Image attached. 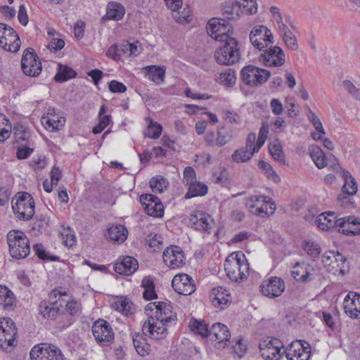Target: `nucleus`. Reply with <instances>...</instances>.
Segmentation results:
<instances>
[{
	"instance_id": "obj_6",
	"label": "nucleus",
	"mask_w": 360,
	"mask_h": 360,
	"mask_svg": "<svg viewBox=\"0 0 360 360\" xmlns=\"http://www.w3.org/2000/svg\"><path fill=\"white\" fill-rule=\"evenodd\" d=\"M224 42V44L215 51L214 57L217 63L225 65L235 64L240 58L237 40L235 38H231Z\"/></svg>"
},
{
	"instance_id": "obj_47",
	"label": "nucleus",
	"mask_w": 360,
	"mask_h": 360,
	"mask_svg": "<svg viewBox=\"0 0 360 360\" xmlns=\"http://www.w3.org/2000/svg\"><path fill=\"white\" fill-rule=\"evenodd\" d=\"M146 121L148 127L144 133L145 136L153 139L159 138L162 131V126L149 117L146 119Z\"/></svg>"
},
{
	"instance_id": "obj_20",
	"label": "nucleus",
	"mask_w": 360,
	"mask_h": 360,
	"mask_svg": "<svg viewBox=\"0 0 360 360\" xmlns=\"http://www.w3.org/2000/svg\"><path fill=\"white\" fill-rule=\"evenodd\" d=\"M256 141V134L250 133L246 139L245 146L236 150L231 155V160L236 163H244L249 161L255 153L254 143Z\"/></svg>"
},
{
	"instance_id": "obj_14",
	"label": "nucleus",
	"mask_w": 360,
	"mask_h": 360,
	"mask_svg": "<svg viewBox=\"0 0 360 360\" xmlns=\"http://www.w3.org/2000/svg\"><path fill=\"white\" fill-rule=\"evenodd\" d=\"M91 330L96 342L100 345H107L114 340L115 333L110 324L103 319L96 320Z\"/></svg>"
},
{
	"instance_id": "obj_13",
	"label": "nucleus",
	"mask_w": 360,
	"mask_h": 360,
	"mask_svg": "<svg viewBox=\"0 0 360 360\" xmlns=\"http://www.w3.org/2000/svg\"><path fill=\"white\" fill-rule=\"evenodd\" d=\"M21 67L23 73L29 77L38 76L42 70L41 63L33 49L30 48L24 51Z\"/></svg>"
},
{
	"instance_id": "obj_49",
	"label": "nucleus",
	"mask_w": 360,
	"mask_h": 360,
	"mask_svg": "<svg viewBox=\"0 0 360 360\" xmlns=\"http://www.w3.org/2000/svg\"><path fill=\"white\" fill-rule=\"evenodd\" d=\"M189 326L192 331L197 333L203 337H207L210 335V329L209 328L208 324L203 321H198L196 319L191 320Z\"/></svg>"
},
{
	"instance_id": "obj_23",
	"label": "nucleus",
	"mask_w": 360,
	"mask_h": 360,
	"mask_svg": "<svg viewBox=\"0 0 360 360\" xmlns=\"http://www.w3.org/2000/svg\"><path fill=\"white\" fill-rule=\"evenodd\" d=\"M259 61L269 67L281 66L285 63V56L279 46L271 45L261 54Z\"/></svg>"
},
{
	"instance_id": "obj_12",
	"label": "nucleus",
	"mask_w": 360,
	"mask_h": 360,
	"mask_svg": "<svg viewBox=\"0 0 360 360\" xmlns=\"http://www.w3.org/2000/svg\"><path fill=\"white\" fill-rule=\"evenodd\" d=\"M20 44L16 32L7 25L0 23V46L5 51L15 53L20 49Z\"/></svg>"
},
{
	"instance_id": "obj_26",
	"label": "nucleus",
	"mask_w": 360,
	"mask_h": 360,
	"mask_svg": "<svg viewBox=\"0 0 360 360\" xmlns=\"http://www.w3.org/2000/svg\"><path fill=\"white\" fill-rule=\"evenodd\" d=\"M189 223L195 230L210 232L212 228L214 221L209 214L202 211H195L191 214Z\"/></svg>"
},
{
	"instance_id": "obj_18",
	"label": "nucleus",
	"mask_w": 360,
	"mask_h": 360,
	"mask_svg": "<svg viewBox=\"0 0 360 360\" xmlns=\"http://www.w3.org/2000/svg\"><path fill=\"white\" fill-rule=\"evenodd\" d=\"M259 288L263 295L274 298L282 295L285 289V284L281 278L271 276L262 281Z\"/></svg>"
},
{
	"instance_id": "obj_8",
	"label": "nucleus",
	"mask_w": 360,
	"mask_h": 360,
	"mask_svg": "<svg viewBox=\"0 0 360 360\" xmlns=\"http://www.w3.org/2000/svg\"><path fill=\"white\" fill-rule=\"evenodd\" d=\"M17 344V328L13 320L4 317L0 319V347L7 349Z\"/></svg>"
},
{
	"instance_id": "obj_53",
	"label": "nucleus",
	"mask_w": 360,
	"mask_h": 360,
	"mask_svg": "<svg viewBox=\"0 0 360 360\" xmlns=\"http://www.w3.org/2000/svg\"><path fill=\"white\" fill-rule=\"evenodd\" d=\"M115 309L124 315H129L132 311V302L127 298H120L115 304Z\"/></svg>"
},
{
	"instance_id": "obj_29",
	"label": "nucleus",
	"mask_w": 360,
	"mask_h": 360,
	"mask_svg": "<svg viewBox=\"0 0 360 360\" xmlns=\"http://www.w3.org/2000/svg\"><path fill=\"white\" fill-rule=\"evenodd\" d=\"M39 311L43 318L46 319H56L58 317L62 320L66 316L65 314H60V309L56 302L41 301L39 304Z\"/></svg>"
},
{
	"instance_id": "obj_32",
	"label": "nucleus",
	"mask_w": 360,
	"mask_h": 360,
	"mask_svg": "<svg viewBox=\"0 0 360 360\" xmlns=\"http://www.w3.org/2000/svg\"><path fill=\"white\" fill-rule=\"evenodd\" d=\"M138 267L137 260L130 256L124 257L120 262H116L114 265V269L117 274L127 276L134 273Z\"/></svg>"
},
{
	"instance_id": "obj_38",
	"label": "nucleus",
	"mask_w": 360,
	"mask_h": 360,
	"mask_svg": "<svg viewBox=\"0 0 360 360\" xmlns=\"http://www.w3.org/2000/svg\"><path fill=\"white\" fill-rule=\"evenodd\" d=\"M210 335H213L216 341L223 342L229 340L231 334L226 326L216 323L210 328Z\"/></svg>"
},
{
	"instance_id": "obj_4",
	"label": "nucleus",
	"mask_w": 360,
	"mask_h": 360,
	"mask_svg": "<svg viewBox=\"0 0 360 360\" xmlns=\"http://www.w3.org/2000/svg\"><path fill=\"white\" fill-rule=\"evenodd\" d=\"M10 255L13 258L23 259L30 252V241L25 233L12 230L7 234Z\"/></svg>"
},
{
	"instance_id": "obj_61",
	"label": "nucleus",
	"mask_w": 360,
	"mask_h": 360,
	"mask_svg": "<svg viewBox=\"0 0 360 360\" xmlns=\"http://www.w3.org/2000/svg\"><path fill=\"white\" fill-rule=\"evenodd\" d=\"M269 107L271 112L275 116L281 115L284 110L283 105L278 98H274L270 101Z\"/></svg>"
},
{
	"instance_id": "obj_58",
	"label": "nucleus",
	"mask_w": 360,
	"mask_h": 360,
	"mask_svg": "<svg viewBox=\"0 0 360 360\" xmlns=\"http://www.w3.org/2000/svg\"><path fill=\"white\" fill-rule=\"evenodd\" d=\"M63 244L68 247H72L76 243V237L70 229H64L60 233Z\"/></svg>"
},
{
	"instance_id": "obj_64",
	"label": "nucleus",
	"mask_w": 360,
	"mask_h": 360,
	"mask_svg": "<svg viewBox=\"0 0 360 360\" xmlns=\"http://www.w3.org/2000/svg\"><path fill=\"white\" fill-rule=\"evenodd\" d=\"M15 139L18 142L22 141H25L28 140L30 137V132L24 128L22 126H20L19 128L15 129Z\"/></svg>"
},
{
	"instance_id": "obj_2",
	"label": "nucleus",
	"mask_w": 360,
	"mask_h": 360,
	"mask_svg": "<svg viewBox=\"0 0 360 360\" xmlns=\"http://www.w3.org/2000/svg\"><path fill=\"white\" fill-rule=\"evenodd\" d=\"M224 266L226 276L233 281H243L249 274V264L240 251L230 254Z\"/></svg>"
},
{
	"instance_id": "obj_15",
	"label": "nucleus",
	"mask_w": 360,
	"mask_h": 360,
	"mask_svg": "<svg viewBox=\"0 0 360 360\" xmlns=\"http://www.w3.org/2000/svg\"><path fill=\"white\" fill-rule=\"evenodd\" d=\"M257 11V4L256 0H236L232 6H226L225 13H227L228 20H236L240 13L247 15L256 13Z\"/></svg>"
},
{
	"instance_id": "obj_43",
	"label": "nucleus",
	"mask_w": 360,
	"mask_h": 360,
	"mask_svg": "<svg viewBox=\"0 0 360 360\" xmlns=\"http://www.w3.org/2000/svg\"><path fill=\"white\" fill-rule=\"evenodd\" d=\"M133 344L136 352L141 356L148 355L151 351L150 345L140 334H136L133 336Z\"/></svg>"
},
{
	"instance_id": "obj_31",
	"label": "nucleus",
	"mask_w": 360,
	"mask_h": 360,
	"mask_svg": "<svg viewBox=\"0 0 360 360\" xmlns=\"http://www.w3.org/2000/svg\"><path fill=\"white\" fill-rule=\"evenodd\" d=\"M210 299L214 307L224 309L230 302L231 295L226 288L218 286L212 290Z\"/></svg>"
},
{
	"instance_id": "obj_56",
	"label": "nucleus",
	"mask_w": 360,
	"mask_h": 360,
	"mask_svg": "<svg viewBox=\"0 0 360 360\" xmlns=\"http://www.w3.org/2000/svg\"><path fill=\"white\" fill-rule=\"evenodd\" d=\"M258 167L264 172V174L269 179H272L275 182L279 180V177L276 173V172L274 170L272 167L266 162L260 160L258 162Z\"/></svg>"
},
{
	"instance_id": "obj_25",
	"label": "nucleus",
	"mask_w": 360,
	"mask_h": 360,
	"mask_svg": "<svg viewBox=\"0 0 360 360\" xmlns=\"http://www.w3.org/2000/svg\"><path fill=\"white\" fill-rule=\"evenodd\" d=\"M173 289L179 295H190L195 290L194 280L188 274L176 275L172 281Z\"/></svg>"
},
{
	"instance_id": "obj_27",
	"label": "nucleus",
	"mask_w": 360,
	"mask_h": 360,
	"mask_svg": "<svg viewBox=\"0 0 360 360\" xmlns=\"http://www.w3.org/2000/svg\"><path fill=\"white\" fill-rule=\"evenodd\" d=\"M343 307L349 317L353 319H360V294L349 292L344 299Z\"/></svg>"
},
{
	"instance_id": "obj_50",
	"label": "nucleus",
	"mask_w": 360,
	"mask_h": 360,
	"mask_svg": "<svg viewBox=\"0 0 360 360\" xmlns=\"http://www.w3.org/2000/svg\"><path fill=\"white\" fill-rule=\"evenodd\" d=\"M76 72L71 68L65 65H59V70L55 75L54 79L58 82H63L76 76Z\"/></svg>"
},
{
	"instance_id": "obj_40",
	"label": "nucleus",
	"mask_w": 360,
	"mask_h": 360,
	"mask_svg": "<svg viewBox=\"0 0 360 360\" xmlns=\"http://www.w3.org/2000/svg\"><path fill=\"white\" fill-rule=\"evenodd\" d=\"M107 108L102 105L98 112V124L93 128V133L98 134L102 132L111 122L112 119L110 115H106Z\"/></svg>"
},
{
	"instance_id": "obj_35",
	"label": "nucleus",
	"mask_w": 360,
	"mask_h": 360,
	"mask_svg": "<svg viewBox=\"0 0 360 360\" xmlns=\"http://www.w3.org/2000/svg\"><path fill=\"white\" fill-rule=\"evenodd\" d=\"M124 13L125 9L121 4L110 1L107 6L106 13L103 19L117 21L123 18Z\"/></svg>"
},
{
	"instance_id": "obj_39",
	"label": "nucleus",
	"mask_w": 360,
	"mask_h": 360,
	"mask_svg": "<svg viewBox=\"0 0 360 360\" xmlns=\"http://www.w3.org/2000/svg\"><path fill=\"white\" fill-rule=\"evenodd\" d=\"M15 302L13 292L5 285H0V306L4 309L11 310Z\"/></svg>"
},
{
	"instance_id": "obj_19",
	"label": "nucleus",
	"mask_w": 360,
	"mask_h": 360,
	"mask_svg": "<svg viewBox=\"0 0 360 360\" xmlns=\"http://www.w3.org/2000/svg\"><path fill=\"white\" fill-rule=\"evenodd\" d=\"M229 25L225 23L224 20L212 18L207 24V34L217 41H226L232 37L228 34Z\"/></svg>"
},
{
	"instance_id": "obj_37",
	"label": "nucleus",
	"mask_w": 360,
	"mask_h": 360,
	"mask_svg": "<svg viewBox=\"0 0 360 360\" xmlns=\"http://www.w3.org/2000/svg\"><path fill=\"white\" fill-rule=\"evenodd\" d=\"M128 231L127 228L121 224L112 226L108 229L107 237L109 240L123 243L127 237Z\"/></svg>"
},
{
	"instance_id": "obj_48",
	"label": "nucleus",
	"mask_w": 360,
	"mask_h": 360,
	"mask_svg": "<svg viewBox=\"0 0 360 360\" xmlns=\"http://www.w3.org/2000/svg\"><path fill=\"white\" fill-rule=\"evenodd\" d=\"M269 151L272 158L282 164H285V155L279 141H275L269 144Z\"/></svg>"
},
{
	"instance_id": "obj_36",
	"label": "nucleus",
	"mask_w": 360,
	"mask_h": 360,
	"mask_svg": "<svg viewBox=\"0 0 360 360\" xmlns=\"http://www.w3.org/2000/svg\"><path fill=\"white\" fill-rule=\"evenodd\" d=\"M278 32L282 37L286 46L293 51L298 49V44L295 36L285 24H279Z\"/></svg>"
},
{
	"instance_id": "obj_41",
	"label": "nucleus",
	"mask_w": 360,
	"mask_h": 360,
	"mask_svg": "<svg viewBox=\"0 0 360 360\" xmlns=\"http://www.w3.org/2000/svg\"><path fill=\"white\" fill-rule=\"evenodd\" d=\"M187 186L188 191L184 196L186 199H190L197 196H204L207 193L208 188L207 185L198 181Z\"/></svg>"
},
{
	"instance_id": "obj_11",
	"label": "nucleus",
	"mask_w": 360,
	"mask_h": 360,
	"mask_svg": "<svg viewBox=\"0 0 360 360\" xmlns=\"http://www.w3.org/2000/svg\"><path fill=\"white\" fill-rule=\"evenodd\" d=\"M32 360H64L61 350L55 345L40 344L34 346L30 351Z\"/></svg>"
},
{
	"instance_id": "obj_5",
	"label": "nucleus",
	"mask_w": 360,
	"mask_h": 360,
	"mask_svg": "<svg viewBox=\"0 0 360 360\" xmlns=\"http://www.w3.org/2000/svg\"><path fill=\"white\" fill-rule=\"evenodd\" d=\"M12 210L15 217L22 220L30 219L34 214V202L26 192L18 193L12 199Z\"/></svg>"
},
{
	"instance_id": "obj_9",
	"label": "nucleus",
	"mask_w": 360,
	"mask_h": 360,
	"mask_svg": "<svg viewBox=\"0 0 360 360\" xmlns=\"http://www.w3.org/2000/svg\"><path fill=\"white\" fill-rule=\"evenodd\" d=\"M249 37L253 46L259 51H264L274 43V36L271 30L264 25H259L253 27Z\"/></svg>"
},
{
	"instance_id": "obj_33",
	"label": "nucleus",
	"mask_w": 360,
	"mask_h": 360,
	"mask_svg": "<svg viewBox=\"0 0 360 360\" xmlns=\"http://www.w3.org/2000/svg\"><path fill=\"white\" fill-rule=\"evenodd\" d=\"M339 219L333 212H323L317 216L315 223L317 226L323 230L328 231L333 227L338 228Z\"/></svg>"
},
{
	"instance_id": "obj_55",
	"label": "nucleus",
	"mask_w": 360,
	"mask_h": 360,
	"mask_svg": "<svg viewBox=\"0 0 360 360\" xmlns=\"http://www.w3.org/2000/svg\"><path fill=\"white\" fill-rule=\"evenodd\" d=\"M66 311L72 316H79L82 314V305L80 302L72 299L65 305Z\"/></svg>"
},
{
	"instance_id": "obj_1",
	"label": "nucleus",
	"mask_w": 360,
	"mask_h": 360,
	"mask_svg": "<svg viewBox=\"0 0 360 360\" xmlns=\"http://www.w3.org/2000/svg\"><path fill=\"white\" fill-rule=\"evenodd\" d=\"M146 309H155V311L143 323V333L152 339H164L168 333L167 327L176 321V315L172 311L171 305L165 302H153L148 304Z\"/></svg>"
},
{
	"instance_id": "obj_21",
	"label": "nucleus",
	"mask_w": 360,
	"mask_h": 360,
	"mask_svg": "<svg viewBox=\"0 0 360 360\" xmlns=\"http://www.w3.org/2000/svg\"><path fill=\"white\" fill-rule=\"evenodd\" d=\"M137 44L138 42L134 44L125 41L120 46L117 44H112L108 48L106 56L115 60L120 58L122 55H126L129 57L136 56L141 52V48Z\"/></svg>"
},
{
	"instance_id": "obj_34",
	"label": "nucleus",
	"mask_w": 360,
	"mask_h": 360,
	"mask_svg": "<svg viewBox=\"0 0 360 360\" xmlns=\"http://www.w3.org/2000/svg\"><path fill=\"white\" fill-rule=\"evenodd\" d=\"M146 77L155 84L160 85L165 81L166 68L165 66L148 65L143 68Z\"/></svg>"
},
{
	"instance_id": "obj_10",
	"label": "nucleus",
	"mask_w": 360,
	"mask_h": 360,
	"mask_svg": "<svg viewBox=\"0 0 360 360\" xmlns=\"http://www.w3.org/2000/svg\"><path fill=\"white\" fill-rule=\"evenodd\" d=\"M241 79L248 86H256L264 84L270 77L269 70L254 65H248L241 70Z\"/></svg>"
},
{
	"instance_id": "obj_46",
	"label": "nucleus",
	"mask_w": 360,
	"mask_h": 360,
	"mask_svg": "<svg viewBox=\"0 0 360 360\" xmlns=\"http://www.w3.org/2000/svg\"><path fill=\"white\" fill-rule=\"evenodd\" d=\"M217 82L226 86H232L236 81V71L229 68L223 70L219 74Z\"/></svg>"
},
{
	"instance_id": "obj_42",
	"label": "nucleus",
	"mask_w": 360,
	"mask_h": 360,
	"mask_svg": "<svg viewBox=\"0 0 360 360\" xmlns=\"http://www.w3.org/2000/svg\"><path fill=\"white\" fill-rule=\"evenodd\" d=\"M292 276L297 281H307L311 279V274L304 263H296L291 271Z\"/></svg>"
},
{
	"instance_id": "obj_51",
	"label": "nucleus",
	"mask_w": 360,
	"mask_h": 360,
	"mask_svg": "<svg viewBox=\"0 0 360 360\" xmlns=\"http://www.w3.org/2000/svg\"><path fill=\"white\" fill-rule=\"evenodd\" d=\"M269 127L267 122H262V126L259 131L257 139L256 138V143L255 142L254 146L255 148V152H259L260 148L264 144L269 134Z\"/></svg>"
},
{
	"instance_id": "obj_22",
	"label": "nucleus",
	"mask_w": 360,
	"mask_h": 360,
	"mask_svg": "<svg viewBox=\"0 0 360 360\" xmlns=\"http://www.w3.org/2000/svg\"><path fill=\"white\" fill-rule=\"evenodd\" d=\"M146 212L153 217H161L164 214V207L160 200L153 194H142L139 197Z\"/></svg>"
},
{
	"instance_id": "obj_28",
	"label": "nucleus",
	"mask_w": 360,
	"mask_h": 360,
	"mask_svg": "<svg viewBox=\"0 0 360 360\" xmlns=\"http://www.w3.org/2000/svg\"><path fill=\"white\" fill-rule=\"evenodd\" d=\"M338 231L346 236L360 234V219L354 216L339 218Z\"/></svg>"
},
{
	"instance_id": "obj_59",
	"label": "nucleus",
	"mask_w": 360,
	"mask_h": 360,
	"mask_svg": "<svg viewBox=\"0 0 360 360\" xmlns=\"http://www.w3.org/2000/svg\"><path fill=\"white\" fill-rule=\"evenodd\" d=\"M33 250L34 251L36 255H37V257L41 259L56 261L58 259L57 257H50L41 244L34 245L33 247Z\"/></svg>"
},
{
	"instance_id": "obj_3",
	"label": "nucleus",
	"mask_w": 360,
	"mask_h": 360,
	"mask_svg": "<svg viewBox=\"0 0 360 360\" xmlns=\"http://www.w3.org/2000/svg\"><path fill=\"white\" fill-rule=\"evenodd\" d=\"M245 206L250 213L260 217L272 215L276 209L275 203L270 198L257 193L247 198Z\"/></svg>"
},
{
	"instance_id": "obj_7",
	"label": "nucleus",
	"mask_w": 360,
	"mask_h": 360,
	"mask_svg": "<svg viewBox=\"0 0 360 360\" xmlns=\"http://www.w3.org/2000/svg\"><path fill=\"white\" fill-rule=\"evenodd\" d=\"M259 349L264 360H280L285 354L283 343L279 339L272 337L261 340Z\"/></svg>"
},
{
	"instance_id": "obj_45",
	"label": "nucleus",
	"mask_w": 360,
	"mask_h": 360,
	"mask_svg": "<svg viewBox=\"0 0 360 360\" xmlns=\"http://www.w3.org/2000/svg\"><path fill=\"white\" fill-rule=\"evenodd\" d=\"M141 287L143 288V297L145 300H151L157 298L155 284L152 278L144 277L141 281Z\"/></svg>"
},
{
	"instance_id": "obj_30",
	"label": "nucleus",
	"mask_w": 360,
	"mask_h": 360,
	"mask_svg": "<svg viewBox=\"0 0 360 360\" xmlns=\"http://www.w3.org/2000/svg\"><path fill=\"white\" fill-rule=\"evenodd\" d=\"M345 184L342 187V193L338 196V200L341 205L347 202L349 196L356 194L357 191V184L352 176L348 172H344Z\"/></svg>"
},
{
	"instance_id": "obj_57",
	"label": "nucleus",
	"mask_w": 360,
	"mask_h": 360,
	"mask_svg": "<svg viewBox=\"0 0 360 360\" xmlns=\"http://www.w3.org/2000/svg\"><path fill=\"white\" fill-rule=\"evenodd\" d=\"M232 139L231 133L224 129H219L217 133L216 146L222 147L229 143Z\"/></svg>"
},
{
	"instance_id": "obj_16",
	"label": "nucleus",
	"mask_w": 360,
	"mask_h": 360,
	"mask_svg": "<svg viewBox=\"0 0 360 360\" xmlns=\"http://www.w3.org/2000/svg\"><path fill=\"white\" fill-rule=\"evenodd\" d=\"M288 360H309L311 355L310 345L302 340L292 342L285 349Z\"/></svg>"
},
{
	"instance_id": "obj_52",
	"label": "nucleus",
	"mask_w": 360,
	"mask_h": 360,
	"mask_svg": "<svg viewBox=\"0 0 360 360\" xmlns=\"http://www.w3.org/2000/svg\"><path fill=\"white\" fill-rule=\"evenodd\" d=\"M168 183L162 176L153 177L150 181V186L155 193H161L167 187Z\"/></svg>"
},
{
	"instance_id": "obj_54",
	"label": "nucleus",
	"mask_w": 360,
	"mask_h": 360,
	"mask_svg": "<svg viewBox=\"0 0 360 360\" xmlns=\"http://www.w3.org/2000/svg\"><path fill=\"white\" fill-rule=\"evenodd\" d=\"M302 247L304 251L311 257H316L321 253L319 245L311 240H304Z\"/></svg>"
},
{
	"instance_id": "obj_17",
	"label": "nucleus",
	"mask_w": 360,
	"mask_h": 360,
	"mask_svg": "<svg viewBox=\"0 0 360 360\" xmlns=\"http://www.w3.org/2000/svg\"><path fill=\"white\" fill-rule=\"evenodd\" d=\"M165 264L172 269L182 267L186 263V256L182 249L176 245L167 247L162 255Z\"/></svg>"
},
{
	"instance_id": "obj_62",
	"label": "nucleus",
	"mask_w": 360,
	"mask_h": 360,
	"mask_svg": "<svg viewBox=\"0 0 360 360\" xmlns=\"http://www.w3.org/2000/svg\"><path fill=\"white\" fill-rule=\"evenodd\" d=\"M183 175L184 181L186 186L197 181L195 172L194 169L190 166L185 167Z\"/></svg>"
},
{
	"instance_id": "obj_60",
	"label": "nucleus",
	"mask_w": 360,
	"mask_h": 360,
	"mask_svg": "<svg viewBox=\"0 0 360 360\" xmlns=\"http://www.w3.org/2000/svg\"><path fill=\"white\" fill-rule=\"evenodd\" d=\"M345 90L356 100L360 101V89L357 88L350 80L345 79L342 82Z\"/></svg>"
},
{
	"instance_id": "obj_63",
	"label": "nucleus",
	"mask_w": 360,
	"mask_h": 360,
	"mask_svg": "<svg viewBox=\"0 0 360 360\" xmlns=\"http://www.w3.org/2000/svg\"><path fill=\"white\" fill-rule=\"evenodd\" d=\"M109 89L112 93H124L127 91V86L122 82L117 80H112L109 82Z\"/></svg>"
},
{
	"instance_id": "obj_44",
	"label": "nucleus",
	"mask_w": 360,
	"mask_h": 360,
	"mask_svg": "<svg viewBox=\"0 0 360 360\" xmlns=\"http://www.w3.org/2000/svg\"><path fill=\"white\" fill-rule=\"evenodd\" d=\"M310 155L314 164L319 169L327 166V159L325 153L319 146H311L309 148Z\"/></svg>"
},
{
	"instance_id": "obj_24",
	"label": "nucleus",
	"mask_w": 360,
	"mask_h": 360,
	"mask_svg": "<svg viewBox=\"0 0 360 360\" xmlns=\"http://www.w3.org/2000/svg\"><path fill=\"white\" fill-rule=\"evenodd\" d=\"M41 122L46 130L53 132L63 127L65 118L60 112H56L54 108H49L46 114L41 117Z\"/></svg>"
}]
</instances>
